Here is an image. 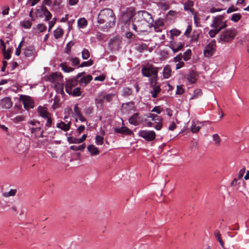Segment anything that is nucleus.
Here are the masks:
<instances>
[{
  "label": "nucleus",
  "mask_w": 249,
  "mask_h": 249,
  "mask_svg": "<svg viewBox=\"0 0 249 249\" xmlns=\"http://www.w3.org/2000/svg\"><path fill=\"white\" fill-rule=\"evenodd\" d=\"M24 120V117L22 116H17L14 119L15 122H21Z\"/></svg>",
  "instance_id": "0e129e2a"
},
{
  "label": "nucleus",
  "mask_w": 249,
  "mask_h": 249,
  "mask_svg": "<svg viewBox=\"0 0 249 249\" xmlns=\"http://www.w3.org/2000/svg\"><path fill=\"white\" fill-rule=\"evenodd\" d=\"M162 118L156 115L155 119H154V121L155 123H156V124L154 126V128L157 130H160L161 129L162 127Z\"/></svg>",
  "instance_id": "412c9836"
},
{
  "label": "nucleus",
  "mask_w": 249,
  "mask_h": 249,
  "mask_svg": "<svg viewBox=\"0 0 249 249\" xmlns=\"http://www.w3.org/2000/svg\"><path fill=\"white\" fill-rule=\"evenodd\" d=\"M22 43V41H21L20 42L18 48L16 49L15 53H16V55H17L18 56L19 55V54H20V49H21Z\"/></svg>",
  "instance_id": "680f3d73"
},
{
  "label": "nucleus",
  "mask_w": 249,
  "mask_h": 249,
  "mask_svg": "<svg viewBox=\"0 0 249 249\" xmlns=\"http://www.w3.org/2000/svg\"><path fill=\"white\" fill-rule=\"evenodd\" d=\"M135 18L139 20L147 22L149 24H151L153 22L152 15L145 11H139Z\"/></svg>",
  "instance_id": "0eeeda50"
},
{
  "label": "nucleus",
  "mask_w": 249,
  "mask_h": 249,
  "mask_svg": "<svg viewBox=\"0 0 249 249\" xmlns=\"http://www.w3.org/2000/svg\"><path fill=\"white\" fill-rule=\"evenodd\" d=\"M192 31V26L190 25H189L188 26H187V28L184 34V35L186 36V37H189V36H190V34L191 33Z\"/></svg>",
  "instance_id": "4d7b16f0"
},
{
  "label": "nucleus",
  "mask_w": 249,
  "mask_h": 249,
  "mask_svg": "<svg viewBox=\"0 0 249 249\" xmlns=\"http://www.w3.org/2000/svg\"><path fill=\"white\" fill-rule=\"evenodd\" d=\"M216 49V41L215 40H212L205 48L204 54L206 57H210L212 56Z\"/></svg>",
  "instance_id": "1a4fd4ad"
},
{
  "label": "nucleus",
  "mask_w": 249,
  "mask_h": 249,
  "mask_svg": "<svg viewBox=\"0 0 249 249\" xmlns=\"http://www.w3.org/2000/svg\"><path fill=\"white\" fill-rule=\"evenodd\" d=\"M184 92V89L182 87V85H178L177 87L176 94L181 95Z\"/></svg>",
  "instance_id": "8fccbe9b"
},
{
  "label": "nucleus",
  "mask_w": 249,
  "mask_h": 249,
  "mask_svg": "<svg viewBox=\"0 0 249 249\" xmlns=\"http://www.w3.org/2000/svg\"><path fill=\"white\" fill-rule=\"evenodd\" d=\"M214 235L215 238L219 242L220 246L222 247H223V243H224V242L222 241V239L221 238L220 231L218 230H215L214 231Z\"/></svg>",
  "instance_id": "bb28decb"
},
{
  "label": "nucleus",
  "mask_w": 249,
  "mask_h": 249,
  "mask_svg": "<svg viewBox=\"0 0 249 249\" xmlns=\"http://www.w3.org/2000/svg\"><path fill=\"white\" fill-rule=\"evenodd\" d=\"M37 112L40 116L47 119L45 126L48 127H51L52 124V120L51 114L48 112L47 108L39 106L37 108Z\"/></svg>",
  "instance_id": "423d86ee"
},
{
  "label": "nucleus",
  "mask_w": 249,
  "mask_h": 249,
  "mask_svg": "<svg viewBox=\"0 0 249 249\" xmlns=\"http://www.w3.org/2000/svg\"><path fill=\"white\" fill-rule=\"evenodd\" d=\"M70 60L73 66H76L80 63L79 59L77 57L71 58Z\"/></svg>",
  "instance_id": "5fc2aeb1"
},
{
  "label": "nucleus",
  "mask_w": 249,
  "mask_h": 249,
  "mask_svg": "<svg viewBox=\"0 0 249 249\" xmlns=\"http://www.w3.org/2000/svg\"><path fill=\"white\" fill-rule=\"evenodd\" d=\"M202 92L201 89H197L194 91V95L191 97L190 99H194L201 96Z\"/></svg>",
  "instance_id": "58836bf2"
},
{
  "label": "nucleus",
  "mask_w": 249,
  "mask_h": 249,
  "mask_svg": "<svg viewBox=\"0 0 249 249\" xmlns=\"http://www.w3.org/2000/svg\"><path fill=\"white\" fill-rule=\"evenodd\" d=\"M37 28L40 32H43L46 30V26L44 24H38Z\"/></svg>",
  "instance_id": "6e6d98bb"
},
{
  "label": "nucleus",
  "mask_w": 249,
  "mask_h": 249,
  "mask_svg": "<svg viewBox=\"0 0 249 249\" xmlns=\"http://www.w3.org/2000/svg\"><path fill=\"white\" fill-rule=\"evenodd\" d=\"M141 71L143 76L145 77H153V79L151 82V85H152L153 81H155V83H156V78L158 76V69L157 68L155 67L152 64H148L142 67Z\"/></svg>",
  "instance_id": "f03ea898"
},
{
  "label": "nucleus",
  "mask_w": 249,
  "mask_h": 249,
  "mask_svg": "<svg viewBox=\"0 0 249 249\" xmlns=\"http://www.w3.org/2000/svg\"><path fill=\"white\" fill-rule=\"evenodd\" d=\"M17 192L16 189H11L8 193H4L3 195L5 197L14 196L16 195Z\"/></svg>",
  "instance_id": "a19ab883"
},
{
  "label": "nucleus",
  "mask_w": 249,
  "mask_h": 249,
  "mask_svg": "<svg viewBox=\"0 0 249 249\" xmlns=\"http://www.w3.org/2000/svg\"><path fill=\"white\" fill-rule=\"evenodd\" d=\"M0 106L3 109H9L12 106V102L9 97H5L0 101Z\"/></svg>",
  "instance_id": "ddd939ff"
},
{
  "label": "nucleus",
  "mask_w": 249,
  "mask_h": 249,
  "mask_svg": "<svg viewBox=\"0 0 249 249\" xmlns=\"http://www.w3.org/2000/svg\"><path fill=\"white\" fill-rule=\"evenodd\" d=\"M78 80L75 78H72L66 81L65 85L66 91L69 94L72 93V89L75 87L78 83Z\"/></svg>",
  "instance_id": "f8f14e48"
},
{
  "label": "nucleus",
  "mask_w": 249,
  "mask_h": 249,
  "mask_svg": "<svg viewBox=\"0 0 249 249\" xmlns=\"http://www.w3.org/2000/svg\"><path fill=\"white\" fill-rule=\"evenodd\" d=\"M77 24L80 28H84L87 26L88 22L85 18H83L78 19Z\"/></svg>",
  "instance_id": "a878e982"
},
{
  "label": "nucleus",
  "mask_w": 249,
  "mask_h": 249,
  "mask_svg": "<svg viewBox=\"0 0 249 249\" xmlns=\"http://www.w3.org/2000/svg\"><path fill=\"white\" fill-rule=\"evenodd\" d=\"M224 17L222 15H219L214 17L211 25V27L216 28L219 31L225 28L227 25L226 21H224Z\"/></svg>",
  "instance_id": "39448f33"
},
{
  "label": "nucleus",
  "mask_w": 249,
  "mask_h": 249,
  "mask_svg": "<svg viewBox=\"0 0 249 249\" xmlns=\"http://www.w3.org/2000/svg\"><path fill=\"white\" fill-rule=\"evenodd\" d=\"M92 79V77L90 75H88L86 76H84L81 78L79 80L80 84L84 83L85 85L89 83Z\"/></svg>",
  "instance_id": "393cba45"
},
{
  "label": "nucleus",
  "mask_w": 249,
  "mask_h": 249,
  "mask_svg": "<svg viewBox=\"0 0 249 249\" xmlns=\"http://www.w3.org/2000/svg\"><path fill=\"white\" fill-rule=\"evenodd\" d=\"M220 31H219V30L213 28V29H212L210 30L209 32V35L211 37H214L216 34H217Z\"/></svg>",
  "instance_id": "49530a36"
},
{
  "label": "nucleus",
  "mask_w": 249,
  "mask_h": 249,
  "mask_svg": "<svg viewBox=\"0 0 249 249\" xmlns=\"http://www.w3.org/2000/svg\"><path fill=\"white\" fill-rule=\"evenodd\" d=\"M122 109L125 112H129L135 110L134 102L131 101L126 103H124L122 105Z\"/></svg>",
  "instance_id": "f3484780"
},
{
  "label": "nucleus",
  "mask_w": 249,
  "mask_h": 249,
  "mask_svg": "<svg viewBox=\"0 0 249 249\" xmlns=\"http://www.w3.org/2000/svg\"><path fill=\"white\" fill-rule=\"evenodd\" d=\"M164 26L163 21L160 20L158 21H156L155 22L154 29L156 32H160V29H159L160 27H162Z\"/></svg>",
  "instance_id": "c756f323"
},
{
  "label": "nucleus",
  "mask_w": 249,
  "mask_h": 249,
  "mask_svg": "<svg viewBox=\"0 0 249 249\" xmlns=\"http://www.w3.org/2000/svg\"><path fill=\"white\" fill-rule=\"evenodd\" d=\"M60 67L62 68V69L66 72H70L74 70V69L68 66L66 63H62L60 65Z\"/></svg>",
  "instance_id": "7c9ffc66"
},
{
  "label": "nucleus",
  "mask_w": 249,
  "mask_h": 249,
  "mask_svg": "<svg viewBox=\"0 0 249 249\" xmlns=\"http://www.w3.org/2000/svg\"><path fill=\"white\" fill-rule=\"evenodd\" d=\"M182 58V54L181 53H180L178 55H177L176 57L174 58V61L175 62L181 61Z\"/></svg>",
  "instance_id": "69168bd1"
},
{
  "label": "nucleus",
  "mask_w": 249,
  "mask_h": 249,
  "mask_svg": "<svg viewBox=\"0 0 249 249\" xmlns=\"http://www.w3.org/2000/svg\"><path fill=\"white\" fill-rule=\"evenodd\" d=\"M192 52L190 49H188L182 55V58L184 61H187L191 58Z\"/></svg>",
  "instance_id": "72a5a7b5"
},
{
  "label": "nucleus",
  "mask_w": 249,
  "mask_h": 249,
  "mask_svg": "<svg viewBox=\"0 0 249 249\" xmlns=\"http://www.w3.org/2000/svg\"><path fill=\"white\" fill-rule=\"evenodd\" d=\"M87 149L91 156L97 155L100 153V151L94 145L90 144L87 147Z\"/></svg>",
  "instance_id": "4be33fe9"
},
{
  "label": "nucleus",
  "mask_w": 249,
  "mask_h": 249,
  "mask_svg": "<svg viewBox=\"0 0 249 249\" xmlns=\"http://www.w3.org/2000/svg\"><path fill=\"white\" fill-rule=\"evenodd\" d=\"M138 135L147 141H152L156 138V133L153 130H141Z\"/></svg>",
  "instance_id": "6e6552de"
},
{
  "label": "nucleus",
  "mask_w": 249,
  "mask_h": 249,
  "mask_svg": "<svg viewBox=\"0 0 249 249\" xmlns=\"http://www.w3.org/2000/svg\"><path fill=\"white\" fill-rule=\"evenodd\" d=\"M140 118L139 117V113H136L134 114L129 119V122L130 124L134 125H137L139 124Z\"/></svg>",
  "instance_id": "aec40b11"
},
{
  "label": "nucleus",
  "mask_w": 249,
  "mask_h": 249,
  "mask_svg": "<svg viewBox=\"0 0 249 249\" xmlns=\"http://www.w3.org/2000/svg\"><path fill=\"white\" fill-rule=\"evenodd\" d=\"M63 34V31L61 28H57L54 31V36L55 38L58 39L61 37Z\"/></svg>",
  "instance_id": "cd10ccee"
},
{
  "label": "nucleus",
  "mask_w": 249,
  "mask_h": 249,
  "mask_svg": "<svg viewBox=\"0 0 249 249\" xmlns=\"http://www.w3.org/2000/svg\"><path fill=\"white\" fill-rule=\"evenodd\" d=\"M33 53V50L26 48L24 52L25 55L29 57L32 55Z\"/></svg>",
  "instance_id": "052dcab7"
},
{
  "label": "nucleus",
  "mask_w": 249,
  "mask_h": 249,
  "mask_svg": "<svg viewBox=\"0 0 249 249\" xmlns=\"http://www.w3.org/2000/svg\"><path fill=\"white\" fill-rule=\"evenodd\" d=\"M133 21V29L138 33L146 32L149 27L150 24L135 18Z\"/></svg>",
  "instance_id": "20e7f679"
},
{
  "label": "nucleus",
  "mask_w": 249,
  "mask_h": 249,
  "mask_svg": "<svg viewBox=\"0 0 249 249\" xmlns=\"http://www.w3.org/2000/svg\"><path fill=\"white\" fill-rule=\"evenodd\" d=\"M180 31L176 29L171 30L170 31L171 38L173 39L174 36H178L180 34Z\"/></svg>",
  "instance_id": "a18cd8bd"
},
{
  "label": "nucleus",
  "mask_w": 249,
  "mask_h": 249,
  "mask_svg": "<svg viewBox=\"0 0 249 249\" xmlns=\"http://www.w3.org/2000/svg\"><path fill=\"white\" fill-rule=\"evenodd\" d=\"M147 46L146 44L143 43L139 45L137 48V50L140 52H142L144 50H147Z\"/></svg>",
  "instance_id": "864d4df0"
},
{
  "label": "nucleus",
  "mask_w": 249,
  "mask_h": 249,
  "mask_svg": "<svg viewBox=\"0 0 249 249\" xmlns=\"http://www.w3.org/2000/svg\"><path fill=\"white\" fill-rule=\"evenodd\" d=\"M163 76L165 78H168L171 75V69L169 65L166 66L163 71Z\"/></svg>",
  "instance_id": "b1692460"
},
{
  "label": "nucleus",
  "mask_w": 249,
  "mask_h": 249,
  "mask_svg": "<svg viewBox=\"0 0 249 249\" xmlns=\"http://www.w3.org/2000/svg\"><path fill=\"white\" fill-rule=\"evenodd\" d=\"M134 15V10L132 8L127 9L122 14L121 21L124 23L130 21Z\"/></svg>",
  "instance_id": "9b49d317"
},
{
  "label": "nucleus",
  "mask_w": 249,
  "mask_h": 249,
  "mask_svg": "<svg viewBox=\"0 0 249 249\" xmlns=\"http://www.w3.org/2000/svg\"><path fill=\"white\" fill-rule=\"evenodd\" d=\"M45 16V20L47 21L51 19L52 15L51 13L48 11V12L44 13L43 14Z\"/></svg>",
  "instance_id": "e2e57ef3"
},
{
  "label": "nucleus",
  "mask_w": 249,
  "mask_h": 249,
  "mask_svg": "<svg viewBox=\"0 0 249 249\" xmlns=\"http://www.w3.org/2000/svg\"><path fill=\"white\" fill-rule=\"evenodd\" d=\"M104 93H101L95 100V104L97 105H100L101 106H102L105 100V98H103Z\"/></svg>",
  "instance_id": "473e14b6"
},
{
  "label": "nucleus",
  "mask_w": 249,
  "mask_h": 249,
  "mask_svg": "<svg viewBox=\"0 0 249 249\" xmlns=\"http://www.w3.org/2000/svg\"><path fill=\"white\" fill-rule=\"evenodd\" d=\"M115 96V94L114 93H109V94H105L104 93L103 98H105V100L107 102H111L113 98Z\"/></svg>",
  "instance_id": "f704fd0d"
},
{
  "label": "nucleus",
  "mask_w": 249,
  "mask_h": 249,
  "mask_svg": "<svg viewBox=\"0 0 249 249\" xmlns=\"http://www.w3.org/2000/svg\"><path fill=\"white\" fill-rule=\"evenodd\" d=\"M82 57L84 60L88 59L90 57V52L87 49L84 48L81 52Z\"/></svg>",
  "instance_id": "c9c22d12"
},
{
  "label": "nucleus",
  "mask_w": 249,
  "mask_h": 249,
  "mask_svg": "<svg viewBox=\"0 0 249 249\" xmlns=\"http://www.w3.org/2000/svg\"><path fill=\"white\" fill-rule=\"evenodd\" d=\"M200 127L199 126L196 125L195 122H192V124L191 126V130L193 133H196L198 132L200 129Z\"/></svg>",
  "instance_id": "c03bdc74"
},
{
  "label": "nucleus",
  "mask_w": 249,
  "mask_h": 249,
  "mask_svg": "<svg viewBox=\"0 0 249 249\" xmlns=\"http://www.w3.org/2000/svg\"><path fill=\"white\" fill-rule=\"evenodd\" d=\"M78 104L75 105L73 108L74 113L77 116L82 114L81 112V108L78 107Z\"/></svg>",
  "instance_id": "603ef678"
},
{
  "label": "nucleus",
  "mask_w": 249,
  "mask_h": 249,
  "mask_svg": "<svg viewBox=\"0 0 249 249\" xmlns=\"http://www.w3.org/2000/svg\"><path fill=\"white\" fill-rule=\"evenodd\" d=\"M93 107H87L84 109V112L86 115H88L93 112Z\"/></svg>",
  "instance_id": "09e8293b"
},
{
  "label": "nucleus",
  "mask_w": 249,
  "mask_h": 249,
  "mask_svg": "<svg viewBox=\"0 0 249 249\" xmlns=\"http://www.w3.org/2000/svg\"><path fill=\"white\" fill-rule=\"evenodd\" d=\"M241 18V15L240 14H234L232 15L231 20L234 22L238 21Z\"/></svg>",
  "instance_id": "de8ad7c7"
},
{
  "label": "nucleus",
  "mask_w": 249,
  "mask_h": 249,
  "mask_svg": "<svg viewBox=\"0 0 249 249\" xmlns=\"http://www.w3.org/2000/svg\"><path fill=\"white\" fill-rule=\"evenodd\" d=\"M86 147L85 143H83L80 145H71L70 146V149L73 151H83Z\"/></svg>",
  "instance_id": "c85d7f7f"
},
{
  "label": "nucleus",
  "mask_w": 249,
  "mask_h": 249,
  "mask_svg": "<svg viewBox=\"0 0 249 249\" xmlns=\"http://www.w3.org/2000/svg\"><path fill=\"white\" fill-rule=\"evenodd\" d=\"M122 92L124 96H129L132 94V89L128 87H124L123 89Z\"/></svg>",
  "instance_id": "e433bc0d"
},
{
  "label": "nucleus",
  "mask_w": 249,
  "mask_h": 249,
  "mask_svg": "<svg viewBox=\"0 0 249 249\" xmlns=\"http://www.w3.org/2000/svg\"><path fill=\"white\" fill-rule=\"evenodd\" d=\"M62 76L59 73H53L49 77V80L52 83H58L61 81Z\"/></svg>",
  "instance_id": "dca6fc26"
},
{
  "label": "nucleus",
  "mask_w": 249,
  "mask_h": 249,
  "mask_svg": "<svg viewBox=\"0 0 249 249\" xmlns=\"http://www.w3.org/2000/svg\"><path fill=\"white\" fill-rule=\"evenodd\" d=\"M71 43V42H69L67 44L66 48H65V51L68 54H70V53L71 52V46H70Z\"/></svg>",
  "instance_id": "338daca9"
},
{
  "label": "nucleus",
  "mask_w": 249,
  "mask_h": 249,
  "mask_svg": "<svg viewBox=\"0 0 249 249\" xmlns=\"http://www.w3.org/2000/svg\"><path fill=\"white\" fill-rule=\"evenodd\" d=\"M213 140L214 141L215 144H218V145L219 144V143L221 142V139L218 134H213Z\"/></svg>",
  "instance_id": "3c124183"
},
{
  "label": "nucleus",
  "mask_w": 249,
  "mask_h": 249,
  "mask_svg": "<svg viewBox=\"0 0 249 249\" xmlns=\"http://www.w3.org/2000/svg\"><path fill=\"white\" fill-rule=\"evenodd\" d=\"M184 46V44L181 42L177 43L175 42H171L169 47L173 51L174 53H177L181 50Z\"/></svg>",
  "instance_id": "4468645a"
},
{
  "label": "nucleus",
  "mask_w": 249,
  "mask_h": 249,
  "mask_svg": "<svg viewBox=\"0 0 249 249\" xmlns=\"http://www.w3.org/2000/svg\"><path fill=\"white\" fill-rule=\"evenodd\" d=\"M80 90L81 88L80 87L75 88L73 89H72V93L71 94L74 96H80L81 95Z\"/></svg>",
  "instance_id": "79ce46f5"
},
{
  "label": "nucleus",
  "mask_w": 249,
  "mask_h": 249,
  "mask_svg": "<svg viewBox=\"0 0 249 249\" xmlns=\"http://www.w3.org/2000/svg\"><path fill=\"white\" fill-rule=\"evenodd\" d=\"M104 138L103 137L97 135L95 137V143L98 145H101L103 144Z\"/></svg>",
  "instance_id": "ea45409f"
},
{
  "label": "nucleus",
  "mask_w": 249,
  "mask_h": 249,
  "mask_svg": "<svg viewBox=\"0 0 249 249\" xmlns=\"http://www.w3.org/2000/svg\"><path fill=\"white\" fill-rule=\"evenodd\" d=\"M162 110V109L160 106H157L153 108L151 111L156 112L158 114H160Z\"/></svg>",
  "instance_id": "bf43d9fd"
},
{
  "label": "nucleus",
  "mask_w": 249,
  "mask_h": 249,
  "mask_svg": "<svg viewBox=\"0 0 249 249\" xmlns=\"http://www.w3.org/2000/svg\"><path fill=\"white\" fill-rule=\"evenodd\" d=\"M114 132L116 133L124 134L128 135H131L133 131L126 126H122L120 128L116 127Z\"/></svg>",
  "instance_id": "2eb2a0df"
},
{
  "label": "nucleus",
  "mask_w": 249,
  "mask_h": 249,
  "mask_svg": "<svg viewBox=\"0 0 249 249\" xmlns=\"http://www.w3.org/2000/svg\"><path fill=\"white\" fill-rule=\"evenodd\" d=\"M197 73L194 71H191L187 75V78L189 83L194 84L196 82V80L197 79Z\"/></svg>",
  "instance_id": "a211bd4d"
},
{
  "label": "nucleus",
  "mask_w": 249,
  "mask_h": 249,
  "mask_svg": "<svg viewBox=\"0 0 249 249\" xmlns=\"http://www.w3.org/2000/svg\"><path fill=\"white\" fill-rule=\"evenodd\" d=\"M71 121H69L67 124L61 121V122L57 124L56 127L63 130L64 131H68L71 127Z\"/></svg>",
  "instance_id": "6ab92c4d"
},
{
  "label": "nucleus",
  "mask_w": 249,
  "mask_h": 249,
  "mask_svg": "<svg viewBox=\"0 0 249 249\" xmlns=\"http://www.w3.org/2000/svg\"><path fill=\"white\" fill-rule=\"evenodd\" d=\"M245 171H246V168L245 167H244L242 169H241L239 171L238 175V179H240L243 177V176L245 172Z\"/></svg>",
  "instance_id": "13d9d810"
},
{
  "label": "nucleus",
  "mask_w": 249,
  "mask_h": 249,
  "mask_svg": "<svg viewBox=\"0 0 249 249\" xmlns=\"http://www.w3.org/2000/svg\"><path fill=\"white\" fill-rule=\"evenodd\" d=\"M184 65V63L183 61L178 62V63L176 64V69L178 70L183 67Z\"/></svg>",
  "instance_id": "774afa93"
},
{
  "label": "nucleus",
  "mask_w": 249,
  "mask_h": 249,
  "mask_svg": "<svg viewBox=\"0 0 249 249\" xmlns=\"http://www.w3.org/2000/svg\"><path fill=\"white\" fill-rule=\"evenodd\" d=\"M161 91V88L160 86H153V89L150 91L152 97L154 98L157 97L158 94Z\"/></svg>",
  "instance_id": "5701e85b"
},
{
  "label": "nucleus",
  "mask_w": 249,
  "mask_h": 249,
  "mask_svg": "<svg viewBox=\"0 0 249 249\" xmlns=\"http://www.w3.org/2000/svg\"><path fill=\"white\" fill-rule=\"evenodd\" d=\"M236 30L233 28H230L222 32L219 36L217 40L221 41L230 42L232 40L236 35Z\"/></svg>",
  "instance_id": "7ed1b4c3"
},
{
  "label": "nucleus",
  "mask_w": 249,
  "mask_h": 249,
  "mask_svg": "<svg viewBox=\"0 0 249 249\" xmlns=\"http://www.w3.org/2000/svg\"><path fill=\"white\" fill-rule=\"evenodd\" d=\"M19 101L22 103L26 109H28L30 108H32L34 107V101L29 96L20 95L19 98Z\"/></svg>",
  "instance_id": "9d476101"
},
{
  "label": "nucleus",
  "mask_w": 249,
  "mask_h": 249,
  "mask_svg": "<svg viewBox=\"0 0 249 249\" xmlns=\"http://www.w3.org/2000/svg\"><path fill=\"white\" fill-rule=\"evenodd\" d=\"M93 64V61L91 59L89 60L88 61H84L82 62L80 65H79L78 67H89Z\"/></svg>",
  "instance_id": "4c0bfd02"
},
{
  "label": "nucleus",
  "mask_w": 249,
  "mask_h": 249,
  "mask_svg": "<svg viewBox=\"0 0 249 249\" xmlns=\"http://www.w3.org/2000/svg\"><path fill=\"white\" fill-rule=\"evenodd\" d=\"M67 141L70 143H80L78 139L73 137H68Z\"/></svg>",
  "instance_id": "37998d69"
},
{
  "label": "nucleus",
  "mask_w": 249,
  "mask_h": 249,
  "mask_svg": "<svg viewBox=\"0 0 249 249\" xmlns=\"http://www.w3.org/2000/svg\"><path fill=\"white\" fill-rule=\"evenodd\" d=\"M116 22V17L110 8L101 10L97 17V27L104 32H107L114 27Z\"/></svg>",
  "instance_id": "f257e3e1"
},
{
  "label": "nucleus",
  "mask_w": 249,
  "mask_h": 249,
  "mask_svg": "<svg viewBox=\"0 0 249 249\" xmlns=\"http://www.w3.org/2000/svg\"><path fill=\"white\" fill-rule=\"evenodd\" d=\"M194 2L192 0H187L184 4V9L185 11H188L194 6Z\"/></svg>",
  "instance_id": "2f4dec72"
}]
</instances>
